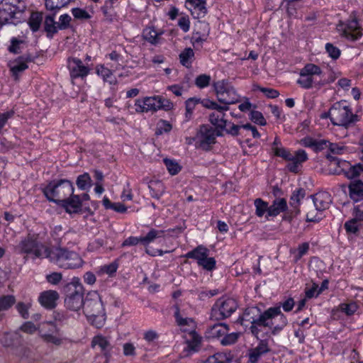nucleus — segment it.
<instances>
[{
  "label": "nucleus",
  "mask_w": 363,
  "mask_h": 363,
  "mask_svg": "<svg viewBox=\"0 0 363 363\" xmlns=\"http://www.w3.org/2000/svg\"><path fill=\"white\" fill-rule=\"evenodd\" d=\"M186 2L191 6V13L195 18H201L205 16L207 13L206 0H186Z\"/></svg>",
  "instance_id": "obj_27"
},
{
  "label": "nucleus",
  "mask_w": 363,
  "mask_h": 363,
  "mask_svg": "<svg viewBox=\"0 0 363 363\" xmlns=\"http://www.w3.org/2000/svg\"><path fill=\"white\" fill-rule=\"evenodd\" d=\"M337 29L341 36L352 41L359 39L362 35V28L356 18H350L346 23L340 21Z\"/></svg>",
  "instance_id": "obj_14"
},
{
  "label": "nucleus",
  "mask_w": 363,
  "mask_h": 363,
  "mask_svg": "<svg viewBox=\"0 0 363 363\" xmlns=\"http://www.w3.org/2000/svg\"><path fill=\"white\" fill-rule=\"evenodd\" d=\"M175 311L174 316L177 324L185 332H189L195 341L196 344L199 343L201 337L195 333L196 324L193 318H184L180 313V309L177 305L174 306Z\"/></svg>",
  "instance_id": "obj_16"
},
{
  "label": "nucleus",
  "mask_w": 363,
  "mask_h": 363,
  "mask_svg": "<svg viewBox=\"0 0 363 363\" xmlns=\"http://www.w3.org/2000/svg\"><path fill=\"white\" fill-rule=\"evenodd\" d=\"M229 332V327L225 323H217L209 327L206 330V335L208 338L223 337Z\"/></svg>",
  "instance_id": "obj_29"
},
{
  "label": "nucleus",
  "mask_w": 363,
  "mask_h": 363,
  "mask_svg": "<svg viewBox=\"0 0 363 363\" xmlns=\"http://www.w3.org/2000/svg\"><path fill=\"white\" fill-rule=\"evenodd\" d=\"M135 111L138 113L156 111L158 110L157 96L138 99L135 102Z\"/></svg>",
  "instance_id": "obj_20"
},
{
  "label": "nucleus",
  "mask_w": 363,
  "mask_h": 363,
  "mask_svg": "<svg viewBox=\"0 0 363 363\" xmlns=\"http://www.w3.org/2000/svg\"><path fill=\"white\" fill-rule=\"evenodd\" d=\"M274 155L286 160L291 159V152L282 147H272Z\"/></svg>",
  "instance_id": "obj_55"
},
{
  "label": "nucleus",
  "mask_w": 363,
  "mask_h": 363,
  "mask_svg": "<svg viewBox=\"0 0 363 363\" xmlns=\"http://www.w3.org/2000/svg\"><path fill=\"white\" fill-rule=\"evenodd\" d=\"M46 327L48 328L46 330L42 329L40 331L43 340L47 344H52L55 346L62 345L65 338L63 337L57 327L52 323H47Z\"/></svg>",
  "instance_id": "obj_17"
},
{
  "label": "nucleus",
  "mask_w": 363,
  "mask_h": 363,
  "mask_svg": "<svg viewBox=\"0 0 363 363\" xmlns=\"http://www.w3.org/2000/svg\"><path fill=\"white\" fill-rule=\"evenodd\" d=\"M313 202L317 211H323L330 207L332 198L328 192H318L313 196Z\"/></svg>",
  "instance_id": "obj_24"
},
{
  "label": "nucleus",
  "mask_w": 363,
  "mask_h": 363,
  "mask_svg": "<svg viewBox=\"0 0 363 363\" xmlns=\"http://www.w3.org/2000/svg\"><path fill=\"white\" fill-rule=\"evenodd\" d=\"M59 294L56 291L49 290L43 292L39 296L40 303L46 308H52L55 306Z\"/></svg>",
  "instance_id": "obj_30"
},
{
  "label": "nucleus",
  "mask_w": 363,
  "mask_h": 363,
  "mask_svg": "<svg viewBox=\"0 0 363 363\" xmlns=\"http://www.w3.org/2000/svg\"><path fill=\"white\" fill-rule=\"evenodd\" d=\"M110 339L111 337L109 336L106 337L101 334H99L95 335L91 340V347H94L98 346L101 352L105 356L106 362L111 357V351L113 349V346L110 342Z\"/></svg>",
  "instance_id": "obj_21"
},
{
  "label": "nucleus",
  "mask_w": 363,
  "mask_h": 363,
  "mask_svg": "<svg viewBox=\"0 0 363 363\" xmlns=\"http://www.w3.org/2000/svg\"><path fill=\"white\" fill-rule=\"evenodd\" d=\"M60 206L69 213H78L81 211L82 201L79 196L72 194L62 201Z\"/></svg>",
  "instance_id": "obj_25"
},
{
  "label": "nucleus",
  "mask_w": 363,
  "mask_h": 363,
  "mask_svg": "<svg viewBox=\"0 0 363 363\" xmlns=\"http://www.w3.org/2000/svg\"><path fill=\"white\" fill-rule=\"evenodd\" d=\"M254 203L256 208L255 213L258 217H262L266 212L268 213L269 206L262 199H256Z\"/></svg>",
  "instance_id": "obj_41"
},
{
  "label": "nucleus",
  "mask_w": 363,
  "mask_h": 363,
  "mask_svg": "<svg viewBox=\"0 0 363 363\" xmlns=\"http://www.w3.org/2000/svg\"><path fill=\"white\" fill-rule=\"evenodd\" d=\"M45 258L59 267L65 269H77L82 267L84 264V261L79 254L61 247H48Z\"/></svg>",
  "instance_id": "obj_3"
},
{
  "label": "nucleus",
  "mask_w": 363,
  "mask_h": 363,
  "mask_svg": "<svg viewBox=\"0 0 363 363\" xmlns=\"http://www.w3.org/2000/svg\"><path fill=\"white\" fill-rule=\"evenodd\" d=\"M162 34V32H157L154 27H147L144 29L143 33L144 39L152 45L160 43Z\"/></svg>",
  "instance_id": "obj_34"
},
{
  "label": "nucleus",
  "mask_w": 363,
  "mask_h": 363,
  "mask_svg": "<svg viewBox=\"0 0 363 363\" xmlns=\"http://www.w3.org/2000/svg\"><path fill=\"white\" fill-rule=\"evenodd\" d=\"M306 196V191L303 188H298L294 190L290 198V206L293 208L291 210V215H285V218L291 220L294 216L297 215L299 213L298 206L300 201Z\"/></svg>",
  "instance_id": "obj_23"
},
{
  "label": "nucleus",
  "mask_w": 363,
  "mask_h": 363,
  "mask_svg": "<svg viewBox=\"0 0 363 363\" xmlns=\"http://www.w3.org/2000/svg\"><path fill=\"white\" fill-rule=\"evenodd\" d=\"M43 191L50 201L60 205L67 197L73 194L74 187L70 181L60 179L50 182Z\"/></svg>",
  "instance_id": "obj_5"
},
{
  "label": "nucleus",
  "mask_w": 363,
  "mask_h": 363,
  "mask_svg": "<svg viewBox=\"0 0 363 363\" xmlns=\"http://www.w3.org/2000/svg\"><path fill=\"white\" fill-rule=\"evenodd\" d=\"M157 101H158V110L163 109L165 111H169L173 108L174 105L173 103L165 98H163L160 96H157Z\"/></svg>",
  "instance_id": "obj_58"
},
{
  "label": "nucleus",
  "mask_w": 363,
  "mask_h": 363,
  "mask_svg": "<svg viewBox=\"0 0 363 363\" xmlns=\"http://www.w3.org/2000/svg\"><path fill=\"white\" fill-rule=\"evenodd\" d=\"M164 237V230L152 228L145 236H142L140 238L130 236L128 238L123 242L122 247L135 246L138 243H141L144 246L147 247L150 243L152 242L156 239L162 238Z\"/></svg>",
  "instance_id": "obj_15"
},
{
  "label": "nucleus",
  "mask_w": 363,
  "mask_h": 363,
  "mask_svg": "<svg viewBox=\"0 0 363 363\" xmlns=\"http://www.w3.org/2000/svg\"><path fill=\"white\" fill-rule=\"evenodd\" d=\"M208 256V250L202 245L196 247L191 251L185 255V257L196 259L197 264L202 261L203 258Z\"/></svg>",
  "instance_id": "obj_32"
},
{
  "label": "nucleus",
  "mask_w": 363,
  "mask_h": 363,
  "mask_svg": "<svg viewBox=\"0 0 363 363\" xmlns=\"http://www.w3.org/2000/svg\"><path fill=\"white\" fill-rule=\"evenodd\" d=\"M238 306V302L235 298H220L213 306L211 316L217 320L225 319L237 310Z\"/></svg>",
  "instance_id": "obj_10"
},
{
  "label": "nucleus",
  "mask_w": 363,
  "mask_h": 363,
  "mask_svg": "<svg viewBox=\"0 0 363 363\" xmlns=\"http://www.w3.org/2000/svg\"><path fill=\"white\" fill-rule=\"evenodd\" d=\"M45 30L47 32V35L52 38L55 33L57 32L58 23L55 21L54 16H47L44 22Z\"/></svg>",
  "instance_id": "obj_36"
},
{
  "label": "nucleus",
  "mask_w": 363,
  "mask_h": 363,
  "mask_svg": "<svg viewBox=\"0 0 363 363\" xmlns=\"http://www.w3.org/2000/svg\"><path fill=\"white\" fill-rule=\"evenodd\" d=\"M194 57V52L191 48H185L179 55L180 62L186 67L191 66Z\"/></svg>",
  "instance_id": "obj_37"
},
{
  "label": "nucleus",
  "mask_w": 363,
  "mask_h": 363,
  "mask_svg": "<svg viewBox=\"0 0 363 363\" xmlns=\"http://www.w3.org/2000/svg\"><path fill=\"white\" fill-rule=\"evenodd\" d=\"M76 184L81 190H88L91 186V179L88 173L79 175Z\"/></svg>",
  "instance_id": "obj_38"
},
{
  "label": "nucleus",
  "mask_w": 363,
  "mask_h": 363,
  "mask_svg": "<svg viewBox=\"0 0 363 363\" xmlns=\"http://www.w3.org/2000/svg\"><path fill=\"white\" fill-rule=\"evenodd\" d=\"M96 71L97 74L103 78L104 81L108 82L110 84L114 82L113 80V72L110 69L105 67L103 65H97Z\"/></svg>",
  "instance_id": "obj_39"
},
{
  "label": "nucleus",
  "mask_w": 363,
  "mask_h": 363,
  "mask_svg": "<svg viewBox=\"0 0 363 363\" xmlns=\"http://www.w3.org/2000/svg\"><path fill=\"white\" fill-rule=\"evenodd\" d=\"M258 89L262 92L267 98L275 99L279 96V92L274 89L261 87L259 85H254V90Z\"/></svg>",
  "instance_id": "obj_51"
},
{
  "label": "nucleus",
  "mask_w": 363,
  "mask_h": 363,
  "mask_svg": "<svg viewBox=\"0 0 363 363\" xmlns=\"http://www.w3.org/2000/svg\"><path fill=\"white\" fill-rule=\"evenodd\" d=\"M67 287L69 289L71 287H74V289L67 295L65 299V304L68 309L78 311L82 306L84 307L83 286L79 283L78 278H74L72 281L67 285Z\"/></svg>",
  "instance_id": "obj_12"
},
{
  "label": "nucleus",
  "mask_w": 363,
  "mask_h": 363,
  "mask_svg": "<svg viewBox=\"0 0 363 363\" xmlns=\"http://www.w3.org/2000/svg\"><path fill=\"white\" fill-rule=\"evenodd\" d=\"M218 100L225 106L234 104L240 101V96L235 88L227 80H220L213 84Z\"/></svg>",
  "instance_id": "obj_11"
},
{
  "label": "nucleus",
  "mask_w": 363,
  "mask_h": 363,
  "mask_svg": "<svg viewBox=\"0 0 363 363\" xmlns=\"http://www.w3.org/2000/svg\"><path fill=\"white\" fill-rule=\"evenodd\" d=\"M67 67L72 80L77 78L84 79L90 72L89 67L84 65L82 61L77 57L68 58Z\"/></svg>",
  "instance_id": "obj_19"
},
{
  "label": "nucleus",
  "mask_w": 363,
  "mask_h": 363,
  "mask_svg": "<svg viewBox=\"0 0 363 363\" xmlns=\"http://www.w3.org/2000/svg\"><path fill=\"white\" fill-rule=\"evenodd\" d=\"M72 13L75 18L79 20H86L91 18V16L86 11L80 8L72 9Z\"/></svg>",
  "instance_id": "obj_59"
},
{
  "label": "nucleus",
  "mask_w": 363,
  "mask_h": 363,
  "mask_svg": "<svg viewBox=\"0 0 363 363\" xmlns=\"http://www.w3.org/2000/svg\"><path fill=\"white\" fill-rule=\"evenodd\" d=\"M16 301L15 297L11 295L2 296L0 297V311L9 309Z\"/></svg>",
  "instance_id": "obj_45"
},
{
  "label": "nucleus",
  "mask_w": 363,
  "mask_h": 363,
  "mask_svg": "<svg viewBox=\"0 0 363 363\" xmlns=\"http://www.w3.org/2000/svg\"><path fill=\"white\" fill-rule=\"evenodd\" d=\"M340 307L341 311L345 312L348 315L354 314L358 308L357 304L354 301L342 303L340 304Z\"/></svg>",
  "instance_id": "obj_52"
},
{
  "label": "nucleus",
  "mask_w": 363,
  "mask_h": 363,
  "mask_svg": "<svg viewBox=\"0 0 363 363\" xmlns=\"http://www.w3.org/2000/svg\"><path fill=\"white\" fill-rule=\"evenodd\" d=\"M357 218L347 221L344 227L347 233H355L358 230Z\"/></svg>",
  "instance_id": "obj_64"
},
{
  "label": "nucleus",
  "mask_w": 363,
  "mask_h": 363,
  "mask_svg": "<svg viewBox=\"0 0 363 363\" xmlns=\"http://www.w3.org/2000/svg\"><path fill=\"white\" fill-rule=\"evenodd\" d=\"M349 196L354 202L363 199V182L354 180L348 185Z\"/></svg>",
  "instance_id": "obj_28"
},
{
  "label": "nucleus",
  "mask_w": 363,
  "mask_h": 363,
  "mask_svg": "<svg viewBox=\"0 0 363 363\" xmlns=\"http://www.w3.org/2000/svg\"><path fill=\"white\" fill-rule=\"evenodd\" d=\"M299 78L296 83L305 89H309L314 85H323L330 82H333L334 79L330 81H326L323 79V72L320 67L315 64H306L299 72Z\"/></svg>",
  "instance_id": "obj_6"
},
{
  "label": "nucleus",
  "mask_w": 363,
  "mask_h": 363,
  "mask_svg": "<svg viewBox=\"0 0 363 363\" xmlns=\"http://www.w3.org/2000/svg\"><path fill=\"white\" fill-rule=\"evenodd\" d=\"M201 104L203 107L215 110L216 111L220 110H229L228 106H220L216 102L211 101L209 99H203L201 101Z\"/></svg>",
  "instance_id": "obj_47"
},
{
  "label": "nucleus",
  "mask_w": 363,
  "mask_h": 363,
  "mask_svg": "<svg viewBox=\"0 0 363 363\" xmlns=\"http://www.w3.org/2000/svg\"><path fill=\"white\" fill-rule=\"evenodd\" d=\"M241 126L228 121V125L224 128V130L229 135L237 136L240 134L239 130Z\"/></svg>",
  "instance_id": "obj_63"
},
{
  "label": "nucleus",
  "mask_w": 363,
  "mask_h": 363,
  "mask_svg": "<svg viewBox=\"0 0 363 363\" xmlns=\"http://www.w3.org/2000/svg\"><path fill=\"white\" fill-rule=\"evenodd\" d=\"M200 100L196 98H190L186 101V118H189L194 110L196 105Z\"/></svg>",
  "instance_id": "obj_54"
},
{
  "label": "nucleus",
  "mask_w": 363,
  "mask_h": 363,
  "mask_svg": "<svg viewBox=\"0 0 363 363\" xmlns=\"http://www.w3.org/2000/svg\"><path fill=\"white\" fill-rule=\"evenodd\" d=\"M148 189L152 197L159 199L164 192V186L160 181H151L149 183Z\"/></svg>",
  "instance_id": "obj_35"
},
{
  "label": "nucleus",
  "mask_w": 363,
  "mask_h": 363,
  "mask_svg": "<svg viewBox=\"0 0 363 363\" xmlns=\"http://www.w3.org/2000/svg\"><path fill=\"white\" fill-rule=\"evenodd\" d=\"M291 159L287 160L289 163L286 167L291 172L297 173L303 162L308 160V155L305 150H298L291 152Z\"/></svg>",
  "instance_id": "obj_22"
},
{
  "label": "nucleus",
  "mask_w": 363,
  "mask_h": 363,
  "mask_svg": "<svg viewBox=\"0 0 363 363\" xmlns=\"http://www.w3.org/2000/svg\"><path fill=\"white\" fill-rule=\"evenodd\" d=\"M24 45L25 42L23 40L13 38L11 40V45L8 49L10 52L18 54L21 52V49Z\"/></svg>",
  "instance_id": "obj_44"
},
{
  "label": "nucleus",
  "mask_w": 363,
  "mask_h": 363,
  "mask_svg": "<svg viewBox=\"0 0 363 363\" xmlns=\"http://www.w3.org/2000/svg\"><path fill=\"white\" fill-rule=\"evenodd\" d=\"M26 8L25 0H2L0 2V23L17 24Z\"/></svg>",
  "instance_id": "obj_4"
},
{
  "label": "nucleus",
  "mask_w": 363,
  "mask_h": 363,
  "mask_svg": "<svg viewBox=\"0 0 363 363\" xmlns=\"http://www.w3.org/2000/svg\"><path fill=\"white\" fill-rule=\"evenodd\" d=\"M226 110H220L216 112H213L209 115V121L212 125L216 127V130L217 132H220L224 130V128L228 125V121L225 119V114L224 111Z\"/></svg>",
  "instance_id": "obj_26"
},
{
  "label": "nucleus",
  "mask_w": 363,
  "mask_h": 363,
  "mask_svg": "<svg viewBox=\"0 0 363 363\" xmlns=\"http://www.w3.org/2000/svg\"><path fill=\"white\" fill-rule=\"evenodd\" d=\"M199 27L203 30V32H196L194 38L196 43H203L207 38L209 33V26L206 22H199Z\"/></svg>",
  "instance_id": "obj_40"
},
{
  "label": "nucleus",
  "mask_w": 363,
  "mask_h": 363,
  "mask_svg": "<svg viewBox=\"0 0 363 363\" xmlns=\"http://www.w3.org/2000/svg\"><path fill=\"white\" fill-rule=\"evenodd\" d=\"M305 294L306 298L317 297L320 294L318 292V285L314 282H313L311 285L306 284V287L305 289Z\"/></svg>",
  "instance_id": "obj_48"
},
{
  "label": "nucleus",
  "mask_w": 363,
  "mask_h": 363,
  "mask_svg": "<svg viewBox=\"0 0 363 363\" xmlns=\"http://www.w3.org/2000/svg\"><path fill=\"white\" fill-rule=\"evenodd\" d=\"M164 163L172 175L177 174L181 169L180 166L177 162L169 159H164Z\"/></svg>",
  "instance_id": "obj_49"
},
{
  "label": "nucleus",
  "mask_w": 363,
  "mask_h": 363,
  "mask_svg": "<svg viewBox=\"0 0 363 363\" xmlns=\"http://www.w3.org/2000/svg\"><path fill=\"white\" fill-rule=\"evenodd\" d=\"M270 338L259 340L257 345L248 350V363H259L262 358L271 351Z\"/></svg>",
  "instance_id": "obj_18"
},
{
  "label": "nucleus",
  "mask_w": 363,
  "mask_h": 363,
  "mask_svg": "<svg viewBox=\"0 0 363 363\" xmlns=\"http://www.w3.org/2000/svg\"><path fill=\"white\" fill-rule=\"evenodd\" d=\"M43 17L38 13H33L30 17L28 24L33 32L38 30Z\"/></svg>",
  "instance_id": "obj_43"
},
{
  "label": "nucleus",
  "mask_w": 363,
  "mask_h": 363,
  "mask_svg": "<svg viewBox=\"0 0 363 363\" xmlns=\"http://www.w3.org/2000/svg\"><path fill=\"white\" fill-rule=\"evenodd\" d=\"M48 247L38 241L35 235H28L23 238L20 242L14 247L16 253L20 255H32L34 258H45Z\"/></svg>",
  "instance_id": "obj_7"
},
{
  "label": "nucleus",
  "mask_w": 363,
  "mask_h": 363,
  "mask_svg": "<svg viewBox=\"0 0 363 363\" xmlns=\"http://www.w3.org/2000/svg\"><path fill=\"white\" fill-rule=\"evenodd\" d=\"M250 120L260 125H266L267 122L262 113L258 111H252L250 114Z\"/></svg>",
  "instance_id": "obj_57"
},
{
  "label": "nucleus",
  "mask_w": 363,
  "mask_h": 363,
  "mask_svg": "<svg viewBox=\"0 0 363 363\" xmlns=\"http://www.w3.org/2000/svg\"><path fill=\"white\" fill-rule=\"evenodd\" d=\"M287 209L286 201L284 198H276L269 206L268 216H277Z\"/></svg>",
  "instance_id": "obj_31"
},
{
  "label": "nucleus",
  "mask_w": 363,
  "mask_h": 363,
  "mask_svg": "<svg viewBox=\"0 0 363 363\" xmlns=\"http://www.w3.org/2000/svg\"><path fill=\"white\" fill-rule=\"evenodd\" d=\"M216 260L213 257H208V256L203 258L202 261L198 263V265L202 267L203 269L207 271H212L216 268Z\"/></svg>",
  "instance_id": "obj_50"
},
{
  "label": "nucleus",
  "mask_w": 363,
  "mask_h": 363,
  "mask_svg": "<svg viewBox=\"0 0 363 363\" xmlns=\"http://www.w3.org/2000/svg\"><path fill=\"white\" fill-rule=\"evenodd\" d=\"M172 125L167 121L160 120L155 130L156 135H162L164 133H169L172 130Z\"/></svg>",
  "instance_id": "obj_53"
},
{
  "label": "nucleus",
  "mask_w": 363,
  "mask_h": 363,
  "mask_svg": "<svg viewBox=\"0 0 363 363\" xmlns=\"http://www.w3.org/2000/svg\"><path fill=\"white\" fill-rule=\"evenodd\" d=\"M327 157L330 161V166H336L333 170V174H343L347 179H352L359 177L363 172V164L359 163L352 165L347 161L342 160L337 157L328 155Z\"/></svg>",
  "instance_id": "obj_9"
},
{
  "label": "nucleus",
  "mask_w": 363,
  "mask_h": 363,
  "mask_svg": "<svg viewBox=\"0 0 363 363\" xmlns=\"http://www.w3.org/2000/svg\"><path fill=\"white\" fill-rule=\"evenodd\" d=\"M328 115L333 125L345 128L353 123L355 118L351 108L342 101L335 103L330 108Z\"/></svg>",
  "instance_id": "obj_8"
},
{
  "label": "nucleus",
  "mask_w": 363,
  "mask_h": 363,
  "mask_svg": "<svg viewBox=\"0 0 363 363\" xmlns=\"http://www.w3.org/2000/svg\"><path fill=\"white\" fill-rule=\"evenodd\" d=\"M325 50L329 56L333 60H337L340 55V50L331 43L325 45Z\"/></svg>",
  "instance_id": "obj_60"
},
{
  "label": "nucleus",
  "mask_w": 363,
  "mask_h": 363,
  "mask_svg": "<svg viewBox=\"0 0 363 363\" xmlns=\"http://www.w3.org/2000/svg\"><path fill=\"white\" fill-rule=\"evenodd\" d=\"M233 359V356L230 353L227 352H217L211 356H209L203 363H230Z\"/></svg>",
  "instance_id": "obj_33"
},
{
  "label": "nucleus",
  "mask_w": 363,
  "mask_h": 363,
  "mask_svg": "<svg viewBox=\"0 0 363 363\" xmlns=\"http://www.w3.org/2000/svg\"><path fill=\"white\" fill-rule=\"evenodd\" d=\"M62 279V274L60 272H53L46 276V280L48 283L57 285Z\"/></svg>",
  "instance_id": "obj_62"
},
{
  "label": "nucleus",
  "mask_w": 363,
  "mask_h": 363,
  "mask_svg": "<svg viewBox=\"0 0 363 363\" xmlns=\"http://www.w3.org/2000/svg\"><path fill=\"white\" fill-rule=\"evenodd\" d=\"M309 250V243L303 242L300 244L297 247V253L295 255L296 261L300 259L303 255H306Z\"/></svg>",
  "instance_id": "obj_61"
},
{
  "label": "nucleus",
  "mask_w": 363,
  "mask_h": 363,
  "mask_svg": "<svg viewBox=\"0 0 363 363\" xmlns=\"http://www.w3.org/2000/svg\"><path fill=\"white\" fill-rule=\"evenodd\" d=\"M221 135L223 133L217 132L214 128L208 125H202L196 135V143L200 148L207 151L216 143V137Z\"/></svg>",
  "instance_id": "obj_13"
},
{
  "label": "nucleus",
  "mask_w": 363,
  "mask_h": 363,
  "mask_svg": "<svg viewBox=\"0 0 363 363\" xmlns=\"http://www.w3.org/2000/svg\"><path fill=\"white\" fill-rule=\"evenodd\" d=\"M83 311L89 323L96 328H101L106 322V313L99 294L96 291L87 294Z\"/></svg>",
  "instance_id": "obj_2"
},
{
  "label": "nucleus",
  "mask_w": 363,
  "mask_h": 363,
  "mask_svg": "<svg viewBox=\"0 0 363 363\" xmlns=\"http://www.w3.org/2000/svg\"><path fill=\"white\" fill-rule=\"evenodd\" d=\"M239 333H226L224 335L223 337L220 340V343L223 345H230L234 344L238 339Z\"/></svg>",
  "instance_id": "obj_56"
},
{
  "label": "nucleus",
  "mask_w": 363,
  "mask_h": 363,
  "mask_svg": "<svg viewBox=\"0 0 363 363\" xmlns=\"http://www.w3.org/2000/svg\"><path fill=\"white\" fill-rule=\"evenodd\" d=\"M28 65L26 63H25L24 61H23L20 57H18L11 66V71L12 72L13 74L16 77V79H17L18 74L24 71L28 68Z\"/></svg>",
  "instance_id": "obj_42"
},
{
  "label": "nucleus",
  "mask_w": 363,
  "mask_h": 363,
  "mask_svg": "<svg viewBox=\"0 0 363 363\" xmlns=\"http://www.w3.org/2000/svg\"><path fill=\"white\" fill-rule=\"evenodd\" d=\"M242 321V324L243 322L250 323V330L257 340L264 328H269L271 334L276 335L288 323L287 318L282 313L279 306L270 307L264 311H262L257 306L248 307L243 313Z\"/></svg>",
  "instance_id": "obj_1"
},
{
  "label": "nucleus",
  "mask_w": 363,
  "mask_h": 363,
  "mask_svg": "<svg viewBox=\"0 0 363 363\" xmlns=\"http://www.w3.org/2000/svg\"><path fill=\"white\" fill-rule=\"evenodd\" d=\"M211 80L210 75L202 74L196 77L195 79V84L199 89H203L209 86Z\"/></svg>",
  "instance_id": "obj_46"
}]
</instances>
